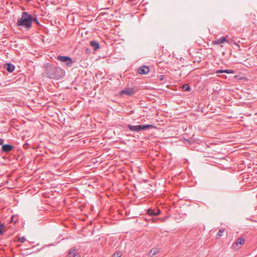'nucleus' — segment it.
<instances>
[{"label": "nucleus", "instance_id": "1", "mask_svg": "<svg viewBox=\"0 0 257 257\" xmlns=\"http://www.w3.org/2000/svg\"><path fill=\"white\" fill-rule=\"evenodd\" d=\"M45 68L44 75L50 79H59L65 76V71L60 67H56L50 63H47Z\"/></svg>", "mask_w": 257, "mask_h": 257}, {"label": "nucleus", "instance_id": "2", "mask_svg": "<svg viewBox=\"0 0 257 257\" xmlns=\"http://www.w3.org/2000/svg\"><path fill=\"white\" fill-rule=\"evenodd\" d=\"M18 26L29 29L32 27V15L28 12H23L22 17L19 18L17 23Z\"/></svg>", "mask_w": 257, "mask_h": 257}, {"label": "nucleus", "instance_id": "3", "mask_svg": "<svg viewBox=\"0 0 257 257\" xmlns=\"http://www.w3.org/2000/svg\"><path fill=\"white\" fill-rule=\"evenodd\" d=\"M127 127L133 132H140L146 130L154 128L155 126L153 124L133 125L131 124H128Z\"/></svg>", "mask_w": 257, "mask_h": 257}, {"label": "nucleus", "instance_id": "4", "mask_svg": "<svg viewBox=\"0 0 257 257\" xmlns=\"http://www.w3.org/2000/svg\"><path fill=\"white\" fill-rule=\"evenodd\" d=\"M57 59L64 63V66L66 67H71L72 66L73 61L72 58L69 56H58Z\"/></svg>", "mask_w": 257, "mask_h": 257}, {"label": "nucleus", "instance_id": "5", "mask_svg": "<svg viewBox=\"0 0 257 257\" xmlns=\"http://www.w3.org/2000/svg\"><path fill=\"white\" fill-rule=\"evenodd\" d=\"M135 93V90L133 88H127L121 91L120 94L121 95L125 94L127 96H132Z\"/></svg>", "mask_w": 257, "mask_h": 257}, {"label": "nucleus", "instance_id": "6", "mask_svg": "<svg viewBox=\"0 0 257 257\" xmlns=\"http://www.w3.org/2000/svg\"><path fill=\"white\" fill-rule=\"evenodd\" d=\"M150 71V68L146 65H143L138 69V73L140 74H147Z\"/></svg>", "mask_w": 257, "mask_h": 257}, {"label": "nucleus", "instance_id": "7", "mask_svg": "<svg viewBox=\"0 0 257 257\" xmlns=\"http://www.w3.org/2000/svg\"><path fill=\"white\" fill-rule=\"evenodd\" d=\"M14 147L10 144L3 145L2 147V151L5 153H9L11 152Z\"/></svg>", "mask_w": 257, "mask_h": 257}, {"label": "nucleus", "instance_id": "8", "mask_svg": "<svg viewBox=\"0 0 257 257\" xmlns=\"http://www.w3.org/2000/svg\"><path fill=\"white\" fill-rule=\"evenodd\" d=\"M161 212V211L159 209H154L150 208L147 210V213L151 216H156L159 215Z\"/></svg>", "mask_w": 257, "mask_h": 257}, {"label": "nucleus", "instance_id": "9", "mask_svg": "<svg viewBox=\"0 0 257 257\" xmlns=\"http://www.w3.org/2000/svg\"><path fill=\"white\" fill-rule=\"evenodd\" d=\"M161 249L158 247H154L148 252V255L150 257H152L154 255L157 254L160 251Z\"/></svg>", "mask_w": 257, "mask_h": 257}, {"label": "nucleus", "instance_id": "10", "mask_svg": "<svg viewBox=\"0 0 257 257\" xmlns=\"http://www.w3.org/2000/svg\"><path fill=\"white\" fill-rule=\"evenodd\" d=\"M4 68L6 69L10 73H12L14 71L15 66L12 63H8L5 64Z\"/></svg>", "mask_w": 257, "mask_h": 257}, {"label": "nucleus", "instance_id": "11", "mask_svg": "<svg viewBox=\"0 0 257 257\" xmlns=\"http://www.w3.org/2000/svg\"><path fill=\"white\" fill-rule=\"evenodd\" d=\"M225 41H226V37L223 36V37H221L220 38H219V39H218L215 41H213L212 42V43L214 45H220V44L225 42Z\"/></svg>", "mask_w": 257, "mask_h": 257}, {"label": "nucleus", "instance_id": "12", "mask_svg": "<svg viewBox=\"0 0 257 257\" xmlns=\"http://www.w3.org/2000/svg\"><path fill=\"white\" fill-rule=\"evenodd\" d=\"M90 45L93 48L94 50L98 49L100 47V45L98 42L95 41H91L90 42Z\"/></svg>", "mask_w": 257, "mask_h": 257}, {"label": "nucleus", "instance_id": "13", "mask_svg": "<svg viewBox=\"0 0 257 257\" xmlns=\"http://www.w3.org/2000/svg\"><path fill=\"white\" fill-rule=\"evenodd\" d=\"M245 240L243 237L238 238L236 240V245L237 246L238 244L243 245L244 243Z\"/></svg>", "mask_w": 257, "mask_h": 257}, {"label": "nucleus", "instance_id": "14", "mask_svg": "<svg viewBox=\"0 0 257 257\" xmlns=\"http://www.w3.org/2000/svg\"><path fill=\"white\" fill-rule=\"evenodd\" d=\"M182 90L185 91H190L191 88L188 84H184L182 86Z\"/></svg>", "mask_w": 257, "mask_h": 257}, {"label": "nucleus", "instance_id": "15", "mask_svg": "<svg viewBox=\"0 0 257 257\" xmlns=\"http://www.w3.org/2000/svg\"><path fill=\"white\" fill-rule=\"evenodd\" d=\"M224 231H225V229H223V228H221V229H219V230L218 231V233H217V235H216L217 238H219L221 236H222V234H223V233L224 232Z\"/></svg>", "mask_w": 257, "mask_h": 257}, {"label": "nucleus", "instance_id": "16", "mask_svg": "<svg viewBox=\"0 0 257 257\" xmlns=\"http://www.w3.org/2000/svg\"><path fill=\"white\" fill-rule=\"evenodd\" d=\"M32 22H35V23H36V24H37V25H40L39 22L38 20L37 19L36 16H35V17H33L32 16Z\"/></svg>", "mask_w": 257, "mask_h": 257}, {"label": "nucleus", "instance_id": "17", "mask_svg": "<svg viewBox=\"0 0 257 257\" xmlns=\"http://www.w3.org/2000/svg\"><path fill=\"white\" fill-rule=\"evenodd\" d=\"M76 249L75 247L72 248L70 249L69 252V255L74 254L76 252Z\"/></svg>", "mask_w": 257, "mask_h": 257}, {"label": "nucleus", "instance_id": "18", "mask_svg": "<svg viewBox=\"0 0 257 257\" xmlns=\"http://www.w3.org/2000/svg\"><path fill=\"white\" fill-rule=\"evenodd\" d=\"M224 72L227 74H233L234 73V71L231 69H224Z\"/></svg>", "mask_w": 257, "mask_h": 257}, {"label": "nucleus", "instance_id": "19", "mask_svg": "<svg viewBox=\"0 0 257 257\" xmlns=\"http://www.w3.org/2000/svg\"><path fill=\"white\" fill-rule=\"evenodd\" d=\"M4 224L0 223V234H2L3 233V229L4 228Z\"/></svg>", "mask_w": 257, "mask_h": 257}, {"label": "nucleus", "instance_id": "20", "mask_svg": "<svg viewBox=\"0 0 257 257\" xmlns=\"http://www.w3.org/2000/svg\"><path fill=\"white\" fill-rule=\"evenodd\" d=\"M225 42L229 44H232V40L231 39H227L226 38V41H225Z\"/></svg>", "mask_w": 257, "mask_h": 257}, {"label": "nucleus", "instance_id": "21", "mask_svg": "<svg viewBox=\"0 0 257 257\" xmlns=\"http://www.w3.org/2000/svg\"><path fill=\"white\" fill-rule=\"evenodd\" d=\"M19 240L21 242L23 243L25 241L26 238L25 237H22L21 238H20Z\"/></svg>", "mask_w": 257, "mask_h": 257}, {"label": "nucleus", "instance_id": "22", "mask_svg": "<svg viewBox=\"0 0 257 257\" xmlns=\"http://www.w3.org/2000/svg\"><path fill=\"white\" fill-rule=\"evenodd\" d=\"M4 142H5L4 139H0V145L3 146V144L4 143Z\"/></svg>", "mask_w": 257, "mask_h": 257}, {"label": "nucleus", "instance_id": "23", "mask_svg": "<svg viewBox=\"0 0 257 257\" xmlns=\"http://www.w3.org/2000/svg\"><path fill=\"white\" fill-rule=\"evenodd\" d=\"M216 73H224V70H222V69L219 70L217 71Z\"/></svg>", "mask_w": 257, "mask_h": 257}, {"label": "nucleus", "instance_id": "24", "mask_svg": "<svg viewBox=\"0 0 257 257\" xmlns=\"http://www.w3.org/2000/svg\"><path fill=\"white\" fill-rule=\"evenodd\" d=\"M164 77V75H160V76H159V79H160V80H163V79Z\"/></svg>", "mask_w": 257, "mask_h": 257}, {"label": "nucleus", "instance_id": "25", "mask_svg": "<svg viewBox=\"0 0 257 257\" xmlns=\"http://www.w3.org/2000/svg\"><path fill=\"white\" fill-rule=\"evenodd\" d=\"M73 257H80V255L79 253H77V254L75 253L74 254H73Z\"/></svg>", "mask_w": 257, "mask_h": 257}, {"label": "nucleus", "instance_id": "26", "mask_svg": "<svg viewBox=\"0 0 257 257\" xmlns=\"http://www.w3.org/2000/svg\"><path fill=\"white\" fill-rule=\"evenodd\" d=\"M117 255V257H120V255H119V252H118L116 253V252H115L114 253V256H115V255Z\"/></svg>", "mask_w": 257, "mask_h": 257}, {"label": "nucleus", "instance_id": "27", "mask_svg": "<svg viewBox=\"0 0 257 257\" xmlns=\"http://www.w3.org/2000/svg\"><path fill=\"white\" fill-rule=\"evenodd\" d=\"M13 218H14V216H12V217H11V222H12V221H13Z\"/></svg>", "mask_w": 257, "mask_h": 257}, {"label": "nucleus", "instance_id": "28", "mask_svg": "<svg viewBox=\"0 0 257 257\" xmlns=\"http://www.w3.org/2000/svg\"><path fill=\"white\" fill-rule=\"evenodd\" d=\"M185 141L187 142L190 143L189 141L187 139H185Z\"/></svg>", "mask_w": 257, "mask_h": 257}]
</instances>
